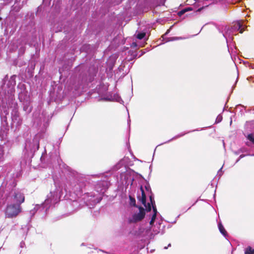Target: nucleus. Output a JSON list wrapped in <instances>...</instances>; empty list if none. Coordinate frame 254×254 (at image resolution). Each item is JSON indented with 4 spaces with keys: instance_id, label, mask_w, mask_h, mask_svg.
<instances>
[{
    "instance_id": "1",
    "label": "nucleus",
    "mask_w": 254,
    "mask_h": 254,
    "mask_svg": "<svg viewBox=\"0 0 254 254\" xmlns=\"http://www.w3.org/2000/svg\"><path fill=\"white\" fill-rule=\"evenodd\" d=\"M15 180L3 182L0 187V208L6 205L5 215L8 218H13L21 212V204L25 200L22 190L16 189Z\"/></svg>"
},
{
    "instance_id": "2",
    "label": "nucleus",
    "mask_w": 254,
    "mask_h": 254,
    "mask_svg": "<svg viewBox=\"0 0 254 254\" xmlns=\"http://www.w3.org/2000/svg\"><path fill=\"white\" fill-rule=\"evenodd\" d=\"M71 175L75 178L74 182L71 183V191L74 193L77 198L72 201V205L77 208L84 204L90 207L95 205L99 202L100 200L96 197L94 194L91 193H84L83 194V188L85 187L84 182L78 179L80 175L77 172L72 171L70 172Z\"/></svg>"
},
{
    "instance_id": "3",
    "label": "nucleus",
    "mask_w": 254,
    "mask_h": 254,
    "mask_svg": "<svg viewBox=\"0 0 254 254\" xmlns=\"http://www.w3.org/2000/svg\"><path fill=\"white\" fill-rule=\"evenodd\" d=\"M54 185L55 189L51 190L49 194L47 195L44 203L41 205H36L34 208L30 211L31 216H34L37 211L39 212L43 211L44 213H46L51 206L60 201L64 193L63 188L56 182H55Z\"/></svg>"
},
{
    "instance_id": "4",
    "label": "nucleus",
    "mask_w": 254,
    "mask_h": 254,
    "mask_svg": "<svg viewBox=\"0 0 254 254\" xmlns=\"http://www.w3.org/2000/svg\"><path fill=\"white\" fill-rule=\"evenodd\" d=\"M87 67L84 64L79 65L75 69L76 71H79L78 74V81L77 84L74 85V89L78 90L81 88H83L82 85L87 82H91L94 76L96 75V69L94 67H92L91 69L92 72L91 73L88 72L87 75L86 72Z\"/></svg>"
},
{
    "instance_id": "5",
    "label": "nucleus",
    "mask_w": 254,
    "mask_h": 254,
    "mask_svg": "<svg viewBox=\"0 0 254 254\" xmlns=\"http://www.w3.org/2000/svg\"><path fill=\"white\" fill-rule=\"evenodd\" d=\"M39 147V142L37 138H34L32 140L27 139L25 141L23 152L28 157H32Z\"/></svg>"
},
{
    "instance_id": "6",
    "label": "nucleus",
    "mask_w": 254,
    "mask_h": 254,
    "mask_svg": "<svg viewBox=\"0 0 254 254\" xmlns=\"http://www.w3.org/2000/svg\"><path fill=\"white\" fill-rule=\"evenodd\" d=\"M218 30L220 33H222L223 36L225 38L227 45L229 42H232L233 40V36L235 32L230 26H223L222 28H219Z\"/></svg>"
},
{
    "instance_id": "7",
    "label": "nucleus",
    "mask_w": 254,
    "mask_h": 254,
    "mask_svg": "<svg viewBox=\"0 0 254 254\" xmlns=\"http://www.w3.org/2000/svg\"><path fill=\"white\" fill-rule=\"evenodd\" d=\"M139 210V211L138 213L133 214L127 218L128 224L135 223L141 221L144 217L145 210L144 208L140 207Z\"/></svg>"
},
{
    "instance_id": "8",
    "label": "nucleus",
    "mask_w": 254,
    "mask_h": 254,
    "mask_svg": "<svg viewBox=\"0 0 254 254\" xmlns=\"http://www.w3.org/2000/svg\"><path fill=\"white\" fill-rule=\"evenodd\" d=\"M110 185V181L108 180V179L106 178V180L98 182L95 185V188L96 190L99 193H104Z\"/></svg>"
},
{
    "instance_id": "9",
    "label": "nucleus",
    "mask_w": 254,
    "mask_h": 254,
    "mask_svg": "<svg viewBox=\"0 0 254 254\" xmlns=\"http://www.w3.org/2000/svg\"><path fill=\"white\" fill-rule=\"evenodd\" d=\"M12 111L11 113V119L13 122V124L16 123V125L18 126L21 124V121L19 117V114L18 112V107L17 103H14L13 104V107H12Z\"/></svg>"
},
{
    "instance_id": "10",
    "label": "nucleus",
    "mask_w": 254,
    "mask_h": 254,
    "mask_svg": "<svg viewBox=\"0 0 254 254\" xmlns=\"http://www.w3.org/2000/svg\"><path fill=\"white\" fill-rule=\"evenodd\" d=\"M150 193L151 194L149 195V199H150V203H149L151 205V208H152L153 214L152 215L151 219V220H150L149 223H150V225L151 226H152V224L154 222V221L156 219V215H157L158 212H157L156 206L155 205V200L154 199L153 194L151 192H150Z\"/></svg>"
},
{
    "instance_id": "11",
    "label": "nucleus",
    "mask_w": 254,
    "mask_h": 254,
    "mask_svg": "<svg viewBox=\"0 0 254 254\" xmlns=\"http://www.w3.org/2000/svg\"><path fill=\"white\" fill-rule=\"evenodd\" d=\"M120 177L123 184H125V185L127 186H128L129 185L131 186L132 185L134 178L130 175L129 172H127L122 173Z\"/></svg>"
},
{
    "instance_id": "12",
    "label": "nucleus",
    "mask_w": 254,
    "mask_h": 254,
    "mask_svg": "<svg viewBox=\"0 0 254 254\" xmlns=\"http://www.w3.org/2000/svg\"><path fill=\"white\" fill-rule=\"evenodd\" d=\"M140 190L141 191V196H138L137 197L138 199L141 202L142 204L144 205L147 212H150L151 210V206L149 203L146 204V195L142 186L140 187Z\"/></svg>"
},
{
    "instance_id": "13",
    "label": "nucleus",
    "mask_w": 254,
    "mask_h": 254,
    "mask_svg": "<svg viewBox=\"0 0 254 254\" xmlns=\"http://www.w3.org/2000/svg\"><path fill=\"white\" fill-rule=\"evenodd\" d=\"M243 24L241 21H237L233 23V25L231 26V28L233 29V31L236 32L240 30V32L242 33L245 30Z\"/></svg>"
},
{
    "instance_id": "14",
    "label": "nucleus",
    "mask_w": 254,
    "mask_h": 254,
    "mask_svg": "<svg viewBox=\"0 0 254 254\" xmlns=\"http://www.w3.org/2000/svg\"><path fill=\"white\" fill-rule=\"evenodd\" d=\"M164 228L165 226L164 225H162V223L159 222L158 223L156 224L155 226H154V228H153V231L155 235H156L160 233L161 234H163L164 233Z\"/></svg>"
},
{
    "instance_id": "15",
    "label": "nucleus",
    "mask_w": 254,
    "mask_h": 254,
    "mask_svg": "<svg viewBox=\"0 0 254 254\" xmlns=\"http://www.w3.org/2000/svg\"><path fill=\"white\" fill-rule=\"evenodd\" d=\"M247 139L248 140L246 142L247 146L253 147L254 146V134L250 133L246 136Z\"/></svg>"
},
{
    "instance_id": "16",
    "label": "nucleus",
    "mask_w": 254,
    "mask_h": 254,
    "mask_svg": "<svg viewBox=\"0 0 254 254\" xmlns=\"http://www.w3.org/2000/svg\"><path fill=\"white\" fill-rule=\"evenodd\" d=\"M23 108V110L26 113H30L31 111V108L30 107V102L28 101L24 102Z\"/></svg>"
},
{
    "instance_id": "17",
    "label": "nucleus",
    "mask_w": 254,
    "mask_h": 254,
    "mask_svg": "<svg viewBox=\"0 0 254 254\" xmlns=\"http://www.w3.org/2000/svg\"><path fill=\"white\" fill-rule=\"evenodd\" d=\"M218 228L220 233L224 236L227 235V232L226 231L224 227L221 222H219L218 224Z\"/></svg>"
},
{
    "instance_id": "18",
    "label": "nucleus",
    "mask_w": 254,
    "mask_h": 254,
    "mask_svg": "<svg viewBox=\"0 0 254 254\" xmlns=\"http://www.w3.org/2000/svg\"><path fill=\"white\" fill-rule=\"evenodd\" d=\"M192 10V7H189L184 8V9H182V10L178 12V14H179V15L181 16L183 14H184L185 12L189 11Z\"/></svg>"
},
{
    "instance_id": "19",
    "label": "nucleus",
    "mask_w": 254,
    "mask_h": 254,
    "mask_svg": "<svg viewBox=\"0 0 254 254\" xmlns=\"http://www.w3.org/2000/svg\"><path fill=\"white\" fill-rule=\"evenodd\" d=\"M16 77V76L15 75H13L11 76L10 78L9 82L10 83V85L12 86H14L16 84L15 81V78Z\"/></svg>"
},
{
    "instance_id": "20",
    "label": "nucleus",
    "mask_w": 254,
    "mask_h": 254,
    "mask_svg": "<svg viewBox=\"0 0 254 254\" xmlns=\"http://www.w3.org/2000/svg\"><path fill=\"white\" fill-rule=\"evenodd\" d=\"M129 204L131 206H135L136 204V201L134 198L132 197L131 196L129 195Z\"/></svg>"
},
{
    "instance_id": "21",
    "label": "nucleus",
    "mask_w": 254,
    "mask_h": 254,
    "mask_svg": "<svg viewBox=\"0 0 254 254\" xmlns=\"http://www.w3.org/2000/svg\"><path fill=\"white\" fill-rule=\"evenodd\" d=\"M185 134H186V133H180V134H178L177 135H176V136H174V137H173L172 139H170V140H168V141H166V142H165V143H168V142H170L171 141H172V140H174V139H176L178 138H179V137H182V136H183V135H184Z\"/></svg>"
},
{
    "instance_id": "22",
    "label": "nucleus",
    "mask_w": 254,
    "mask_h": 254,
    "mask_svg": "<svg viewBox=\"0 0 254 254\" xmlns=\"http://www.w3.org/2000/svg\"><path fill=\"white\" fill-rule=\"evenodd\" d=\"M145 35H146V33L144 32L138 33L136 35V37L137 39L141 40V39H142L143 38H144Z\"/></svg>"
},
{
    "instance_id": "23",
    "label": "nucleus",
    "mask_w": 254,
    "mask_h": 254,
    "mask_svg": "<svg viewBox=\"0 0 254 254\" xmlns=\"http://www.w3.org/2000/svg\"><path fill=\"white\" fill-rule=\"evenodd\" d=\"M3 151L1 148V147L0 146V162L3 161Z\"/></svg>"
},
{
    "instance_id": "24",
    "label": "nucleus",
    "mask_w": 254,
    "mask_h": 254,
    "mask_svg": "<svg viewBox=\"0 0 254 254\" xmlns=\"http://www.w3.org/2000/svg\"><path fill=\"white\" fill-rule=\"evenodd\" d=\"M245 254H253L252 252V249L251 247H248L246 250L245 252Z\"/></svg>"
},
{
    "instance_id": "25",
    "label": "nucleus",
    "mask_w": 254,
    "mask_h": 254,
    "mask_svg": "<svg viewBox=\"0 0 254 254\" xmlns=\"http://www.w3.org/2000/svg\"><path fill=\"white\" fill-rule=\"evenodd\" d=\"M222 120V115H221L220 114L217 117L216 121H215V123H219L221 122Z\"/></svg>"
},
{
    "instance_id": "26",
    "label": "nucleus",
    "mask_w": 254,
    "mask_h": 254,
    "mask_svg": "<svg viewBox=\"0 0 254 254\" xmlns=\"http://www.w3.org/2000/svg\"><path fill=\"white\" fill-rule=\"evenodd\" d=\"M222 167L221 168L217 173V175L219 176V178H220L223 174V172L222 171Z\"/></svg>"
},
{
    "instance_id": "27",
    "label": "nucleus",
    "mask_w": 254,
    "mask_h": 254,
    "mask_svg": "<svg viewBox=\"0 0 254 254\" xmlns=\"http://www.w3.org/2000/svg\"><path fill=\"white\" fill-rule=\"evenodd\" d=\"M179 39V38H178V37L170 38L169 39H168L166 41L167 42L170 41H172V40H176V39Z\"/></svg>"
},
{
    "instance_id": "28",
    "label": "nucleus",
    "mask_w": 254,
    "mask_h": 254,
    "mask_svg": "<svg viewBox=\"0 0 254 254\" xmlns=\"http://www.w3.org/2000/svg\"><path fill=\"white\" fill-rule=\"evenodd\" d=\"M20 247L21 248H24L25 247V243L23 241L21 242L20 243Z\"/></svg>"
},
{
    "instance_id": "29",
    "label": "nucleus",
    "mask_w": 254,
    "mask_h": 254,
    "mask_svg": "<svg viewBox=\"0 0 254 254\" xmlns=\"http://www.w3.org/2000/svg\"><path fill=\"white\" fill-rule=\"evenodd\" d=\"M245 156V155H241L239 156V158L237 160V161H236V163H237L238 161H239V160H240L241 158H242L243 157H244Z\"/></svg>"
},
{
    "instance_id": "30",
    "label": "nucleus",
    "mask_w": 254,
    "mask_h": 254,
    "mask_svg": "<svg viewBox=\"0 0 254 254\" xmlns=\"http://www.w3.org/2000/svg\"><path fill=\"white\" fill-rule=\"evenodd\" d=\"M249 67L252 69H254V64H250Z\"/></svg>"
},
{
    "instance_id": "31",
    "label": "nucleus",
    "mask_w": 254,
    "mask_h": 254,
    "mask_svg": "<svg viewBox=\"0 0 254 254\" xmlns=\"http://www.w3.org/2000/svg\"><path fill=\"white\" fill-rule=\"evenodd\" d=\"M238 108H243V106H242L241 105H238V106H237V108L238 109ZM242 110H243V109H241L240 111H241V112H242Z\"/></svg>"
},
{
    "instance_id": "32",
    "label": "nucleus",
    "mask_w": 254,
    "mask_h": 254,
    "mask_svg": "<svg viewBox=\"0 0 254 254\" xmlns=\"http://www.w3.org/2000/svg\"><path fill=\"white\" fill-rule=\"evenodd\" d=\"M44 156V154L43 153L42 156H41V158H40V160H41V162L43 161Z\"/></svg>"
},
{
    "instance_id": "33",
    "label": "nucleus",
    "mask_w": 254,
    "mask_h": 254,
    "mask_svg": "<svg viewBox=\"0 0 254 254\" xmlns=\"http://www.w3.org/2000/svg\"><path fill=\"white\" fill-rule=\"evenodd\" d=\"M24 50L23 48H20L19 49L20 52H24Z\"/></svg>"
},
{
    "instance_id": "34",
    "label": "nucleus",
    "mask_w": 254,
    "mask_h": 254,
    "mask_svg": "<svg viewBox=\"0 0 254 254\" xmlns=\"http://www.w3.org/2000/svg\"><path fill=\"white\" fill-rule=\"evenodd\" d=\"M145 188H146V190H149V189H150V187H149V186H146V187H145Z\"/></svg>"
},
{
    "instance_id": "35",
    "label": "nucleus",
    "mask_w": 254,
    "mask_h": 254,
    "mask_svg": "<svg viewBox=\"0 0 254 254\" xmlns=\"http://www.w3.org/2000/svg\"><path fill=\"white\" fill-rule=\"evenodd\" d=\"M169 32V30H168V31L166 32V33L165 35H163V36H162V38H163V39L165 38V35H166V34H167Z\"/></svg>"
},
{
    "instance_id": "36",
    "label": "nucleus",
    "mask_w": 254,
    "mask_h": 254,
    "mask_svg": "<svg viewBox=\"0 0 254 254\" xmlns=\"http://www.w3.org/2000/svg\"><path fill=\"white\" fill-rule=\"evenodd\" d=\"M118 98H119V100H117V101H118V102H120V100H122V99H121V98H120V97H118Z\"/></svg>"
},
{
    "instance_id": "37",
    "label": "nucleus",
    "mask_w": 254,
    "mask_h": 254,
    "mask_svg": "<svg viewBox=\"0 0 254 254\" xmlns=\"http://www.w3.org/2000/svg\"><path fill=\"white\" fill-rule=\"evenodd\" d=\"M132 45H133V46H136V45H137L135 43H133Z\"/></svg>"
},
{
    "instance_id": "38",
    "label": "nucleus",
    "mask_w": 254,
    "mask_h": 254,
    "mask_svg": "<svg viewBox=\"0 0 254 254\" xmlns=\"http://www.w3.org/2000/svg\"><path fill=\"white\" fill-rule=\"evenodd\" d=\"M252 253H253V254H254V249L252 250Z\"/></svg>"
},
{
    "instance_id": "39",
    "label": "nucleus",
    "mask_w": 254,
    "mask_h": 254,
    "mask_svg": "<svg viewBox=\"0 0 254 254\" xmlns=\"http://www.w3.org/2000/svg\"><path fill=\"white\" fill-rule=\"evenodd\" d=\"M252 253H253V254H254V249L252 250Z\"/></svg>"
},
{
    "instance_id": "40",
    "label": "nucleus",
    "mask_w": 254,
    "mask_h": 254,
    "mask_svg": "<svg viewBox=\"0 0 254 254\" xmlns=\"http://www.w3.org/2000/svg\"><path fill=\"white\" fill-rule=\"evenodd\" d=\"M167 248H168V247H165L164 249H167Z\"/></svg>"
},
{
    "instance_id": "41",
    "label": "nucleus",
    "mask_w": 254,
    "mask_h": 254,
    "mask_svg": "<svg viewBox=\"0 0 254 254\" xmlns=\"http://www.w3.org/2000/svg\"><path fill=\"white\" fill-rule=\"evenodd\" d=\"M170 246H171V244H169L168 245V247H170Z\"/></svg>"
},
{
    "instance_id": "42",
    "label": "nucleus",
    "mask_w": 254,
    "mask_h": 254,
    "mask_svg": "<svg viewBox=\"0 0 254 254\" xmlns=\"http://www.w3.org/2000/svg\"><path fill=\"white\" fill-rule=\"evenodd\" d=\"M130 122V120L128 121L127 124H129V122Z\"/></svg>"
},
{
    "instance_id": "43",
    "label": "nucleus",
    "mask_w": 254,
    "mask_h": 254,
    "mask_svg": "<svg viewBox=\"0 0 254 254\" xmlns=\"http://www.w3.org/2000/svg\"><path fill=\"white\" fill-rule=\"evenodd\" d=\"M237 82V80H236V81L235 82V85H235L236 84Z\"/></svg>"
},
{
    "instance_id": "44",
    "label": "nucleus",
    "mask_w": 254,
    "mask_h": 254,
    "mask_svg": "<svg viewBox=\"0 0 254 254\" xmlns=\"http://www.w3.org/2000/svg\"><path fill=\"white\" fill-rule=\"evenodd\" d=\"M197 1L199 2L200 1V0H196Z\"/></svg>"
},
{
    "instance_id": "45",
    "label": "nucleus",
    "mask_w": 254,
    "mask_h": 254,
    "mask_svg": "<svg viewBox=\"0 0 254 254\" xmlns=\"http://www.w3.org/2000/svg\"><path fill=\"white\" fill-rule=\"evenodd\" d=\"M6 120V117H4V121Z\"/></svg>"
},
{
    "instance_id": "46",
    "label": "nucleus",
    "mask_w": 254,
    "mask_h": 254,
    "mask_svg": "<svg viewBox=\"0 0 254 254\" xmlns=\"http://www.w3.org/2000/svg\"><path fill=\"white\" fill-rule=\"evenodd\" d=\"M1 19V18L0 17V20Z\"/></svg>"
}]
</instances>
